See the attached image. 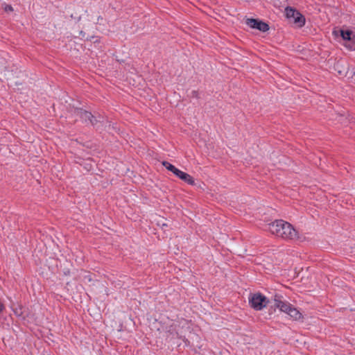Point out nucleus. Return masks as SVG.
I'll return each instance as SVG.
<instances>
[{
	"mask_svg": "<svg viewBox=\"0 0 355 355\" xmlns=\"http://www.w3.org/2000/svg\"><path fill=\"white\" fill-rule=\"evenodd\" d=\"M269 303L266 297L260 293H251L249 297L250 306L256 311H260Z\"/></svg>",
	"mask_w": 355,
	"mask_h": 355,
	"instance_id": "nucleus-3",
	"label": "nucleus"
},
{
	"mask_svg": "<svg viewBox=\"0 0 355 355\" xmlns=\"http://www.w3.org/2000/svg\"><path fill=\"white\" fill-rule=\"evenodd\" d=\"M268 231L272 234L284 240L295 241L299 239L297 230L291 223L284 220H275L269 223Z\"/></svg>",
	"mask_w": 355,
	"mask_h": 355,
	"instance_id": "nucleus-1",
	"label": "nucleus"
},
{
	"mask_svg": "<svg viewBox=\"0 0 355 355\" xmlns=\"http://www.w3.org/2000/svg\"><path fill=\"white\" fill-rule=\"evenodd\" d=\"M98 19L101 20V19H103V18L101 17H98Z\"/></svg>",
	"mask_w": 355,
	"mask_h": 355,
	"instance_id": "nucleus-17",
	"label": "nucleus"
},
{
	"mask_svg": "<svg viewBox=\"0 0 355 355\" xmlns=\"http://www.w3.org/2000/svg\"><path fill=\"white\" fill-rule=\"evenodd\" d=\"M285 14L289 22L294 24L295 27L302 28L305 24V17L297 10L288 6L285 8Z\"/></svg>",
	"mask_w": 355,
	"mask_h": 355,
	"instance_id": "nucleus-2",
	"label": "nucleus"
},
{
	"mask_svg": "<svg viewBox=\"0 0 355 355\" xmlns=\"http://www.w3.org/2000/svg\"><path fill=\"white\" fill-rule=\"evenodd\" d=\"M98 19L101 20V19H103V18L101 17H98Z\"/></svg>",
	"mask_w": 355,
	"mask_h": 355,
	"instance_id": "nucleus-18",
	"label": "nucleus"
},
{
	"mask_svg": "<svg viewBox=\"0 0 355 355\" xmlns=\"http://www.w3.org/2000/svg\"><path fill=\"white\" fill-rule=\"evenodd\" d=\"M15 312L18 315H21V312L19 313V311L16 310Z\"/></svg>",
	"mask_w": 355,
	"mask_h": 355,
	"instance_id": "nucleus-15",
	"label": "nucleus"
},
{
	"mask_svg": "<svg viewBox=\"0 0 355 355\" xmlns=\"http://www.w3.org/2000/svg\"><path fill=\"white\" fill-rule=\"evenodd\" d=\"M4 10L6 12H11L13 10V8L10 5H6L4 7Z\"/></svg>",
	"mask_w": 355,
	"mask_h": 355,
	"instance_id": "nucleus-11",
	"label": "nucleus"
},
{
	"mask_svg": "<svg viewBox=\"0 0 355 355\" xmlns=\"http://www.w3.org/2000/svg\"><path fill=\"white\" fill-rule=\"evenodd\" d=\"M246 24L252 28L257 29L262 32L269 30V25L258 19H247Z\"/></svg>",
	"mask_w": 355,
	"mask_h": 355,
	"instance_id": "nucleus-5",
	"label": "nucleus"
},
{
	"mask_svg": "<svg viewBox=\"0 0 355 355\" xmlns=\"http://www.w3.org/2000/svg\"><path fill=\"white\" fill-rule=\"evenodd\" d=\"M352 33H353L352 31H349V30H347V31L341 30L340 31V35L344 40L350 41L352 40L351 36H352Z\"/></svg>",
	"mask_w": 355,
	"mask_h": 355,
	"instance_id": "nucleus-10",
	"label": "nucleus"
},
{
	"mask_svg": "<svg viewBox=\"0 0 355 355\" xmlns=\"http://www.w3.org/2000/svg\"><path fill=\"white\" fill-rule=\"evenodd\" d=\"M85 279H87L89 282H91L92 280V278L89 272H87L85 275L83 277Z\"/></svg>",
	"mask_w": 355,
	"mask_h": 355,
	"instance_id": "nucleus-12",
	"label": "nucleus"
},
{
	"mask_svg": "<svg viewBox=\"0 0 355 355\" xmlns=\"http://www.w3.org/2000/svg\"><path fill=\"white\" fill-rule=\"evenodd\" d=\"M288 314L291 318H293L295 320H298L302 318L301 313L295 308L293 307L292 306L289 309V311L286 313Z\"/></svg>",
	"mask_w": 355,
	"mask_h": 355,
	"instance_id": "nucleus-8",
	"label": "nucleus"
},
{
	"mask_svg": "<svg viewBox=\"0 0 355 355\" xmlns=\"http://www.w3.org/2000/svg\"><path fill=\"white\" fill-rule=\"evenodd\" d=\"M162 165L166 167V168L170 171H171L174 175L178 172L179 169L175 167L173 164H170L166 161L162 162Z\"/></svg>",
	"mask_w": 355,
	"mask_h": 355,
	"instance_id": "nucleus-9",
	"label": "nucleus"
},
{
	"mask_svg": "<svg viewBox=\"0 0 355 355\" xmlns=\"http://www.w3.org/2000/svg\"><path fill=\"white\" fill-rule=\"evenodd\" d=\"M175 175L190 185L195 184V181L193 177H191L189 174L187 173H184L179 170Z\"/></svg>",
	"mask_w": 355,
	"mask_h": 355,
	"instance_id": "nucleus-7",
	"label": "nucleus"
},
{
	"mask_svg": "<svg viewBox=\"0 0 355 355\" xmlns=\"http://www.w3.org/2000/svg\"><path fill=\"white\" fill-rule=\"evenodd\" d=\"M15 312L18 315H21V312L19 313V311L16 310Z\"/></svg>",
	"mask_w": 355,
	"mask_h": 355,
	"instance_id": "nucleus-16",
	"label": "nucleus"
},
{
	"mask_svg": "<svg viewBox=\"0 0 355 355\" xmlns=\"http://www.w3.org/2000/svg\"><path fill=\"white\" fill-rule=\"evenodd\" d=\"M74 113L85 123L89 121L92 125H95L100 121L90 112L84 110L81 108H76L74 110Z\"/></svg>",
	"mask_w": 355,
	"mask_h": 355,
	"instance_id": "nucleus-4",
	"label": "nucleus"
},
{
	"mask_svg": "<svg viewBox=\"0 0 355 355\" xmlns=\"http://www.w3.org/2000/svg\"><path fill=\"white\" fill-rule=\"evenodd\" d=\"M4 309V305L0 302V313Z\"/></svg>",
	"mask_w": 355,
	"mask_h": 355,
	"instance_id": "nucleus-13",
	"label": "nucleus"
},
{
	"mask_svg": "<svg viewBox=\"0 0 355 355\" xmlns=\"http://www.w3.org/2000/svg\"><path fill=\"white\" fill-rule=\"evenodd\" d=\"M275 304L274 306L278 309H279L282 311L287 313L289 311L291 305L286 302L282 301L280 300V297L277 295H275Z\"/></svg>",
	"mask_w": 355,
	"mask_h": 355,
	"instance_id": "nucleus-6",
	"label": "nucleus"
},
{
	"mask_svg": "<svg viewBox=\"0 0 355 355\" xmlns=\"http://www.w3.org/2000/svg\"><path fill=\"white\" fill-rule=\"evenodd\" d=\"M192 93H193V96L198 97V92H197L193 91Z\"/></svg>",
	"mask_w": 355,
	"mask_h": 355,
	"instance_id": "nucleus-14",
	"label": "nucleus"
}]
</instances>
